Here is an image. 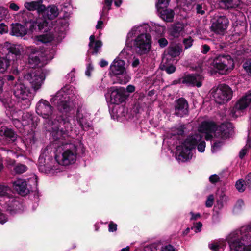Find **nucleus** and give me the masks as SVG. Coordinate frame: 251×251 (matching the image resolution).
<instances>
[{
  "label": "nucleus",
  "mask_w": 251,
  "mask_h": 251,
  "mask_svg": "<svg viewBox=\"0 0 251 251\" xmlns=\"http://www.w3.org/2000/svg\"><path fill=\"white\" fill-rule=\"evenodd\" d=\"M216 3L220 8L228 9L239 7L241 1V0H217Z\"/></svg>",
  "instance_id": "obj_25"
},
{
  "label": "nucleus",
  "mask_w": 251,
  "mask_h": 251,
  "mask_svg": "<svg viewBox=\"0 0 251 251\" xmlns=\"http://www.w3.org/2000/svg\"><path fill=\"white\" fill-rule=\"evenodd\" d=\"M139 64H140L139 59L136 57H134L132 63V66L134 68L137 67L139 65Z\"/></svg>",
  "instance_id": "obj_60"
},
{
  "label": "nucleus",
  "mask_w": 251,
  "mask_h": 251,
  "mask_svg": "<svg viewBox=\"0 0 251 251\" xmlns=\"http://www.w3.org/2000/svg\"><path fill=\"white\" fill-rule=\"evenodd\" d=\"M59 14L58 9L54 5L46 7L40 13V17L36 19H31L26 23V26H29V30L33 32L37 28L39 30L43 29L48 25L47 20H52L56 18Z\"/></svg>",
  "instance_id": "obj_9"
},
{
  "label": "nucleus",
  "mask_w": 251,
  "mask_h": 251,
  "mask_svg": "<svg viewBox=\"0 0 251 251\" xmlns=\"http://www.w3.org/2000/svg\"><path fill=\"white\" fill-rule=\"evenodd\" d=\"M196 11L198 14H201V15H203L205 13V8L204 6L201 4H197L196 5Z\"/></svg>",
  "instance_id": "obj_49"
},
{
  "label": "nucleus",
  "mask_w": 251,
  "mask_h": 251,
  "mask_svg": "<svg viewBox=\"0 0 251 251\" xmlns=\"http://www.w3.org/2000/svg\"><path fill=\"white\" fill-rule=\"evenodd\" d=\"M12 32L15 36L22 37L27 34V30L25 26L16 23L12 25Z\"/></svg>",
  "instance_id": "obj_32"
},
{
  "label": "nucleus",
  "mask_w": 251,
  "mask_h": 251,
  "mask_svg": "<svg viewBox=\"0 0 251 251\" xmlns=\"http://www.w3.org/2000/svg\"><path fill=\"white\" fill-rule=\"evenodd\" d=\"M220 215L218 212H215L212 217V222L214 223H218L220 221Z\"/></svg>",
  "instance_id": "obj_48"
},
{
  "label": "nucleus",
  "mask_w": 251,
  "mask_h": 251,
  "mask_svg": "<svg viewBox=\"0 0 251 251\" xmlns=\"http://www.w3.org/2000/svg\"><path fill=\"white\" fill-rule=\"evenodd\" d=\"M199 132L204 134L206 140L213 137L227 138L234 133L233 125L231 123H223L217 127L212 122H202L199 127Z\"/></svg>",
  "instance_id": "obj_6"
},
{
  "label": "nucleus",
  "mask_w": 251,
  "mask_h": 251,
  "mask_svg": "<svg viewBox=\"0 0 251 251\" xmlns=\"http://www.w3.org/2000/svg\"><path fill=\"white\" fill-rule=\"evenodd\" d=\"M214 201V196L213 195H210L208 196L205 202V206L207 207H211L213 205Z\"/></svg>",
  "instance_id": "obj_43"
},
{
  "label": "nucleus",
  "mask_w": 251,
  "mask_h": 251,
  "mask_svg": "<svg viewBox=\"0 0 251 251\" xmlns=\"http://www.w3.org/2000/svg\"><path fill=\"white\" fill-rule=\"evenodd\" d=\"M24 79L29 82L36 92L41 88L45 79V76L40 70L32 68L25 74Z\"/></svg>",
  "instance_id": "obj_13"
},
{
  "label": "nucleus",
  "mask_w": 251,
  "mask_h": 251,
  "mask_svg": "<svg viewBox=\"0 0 251 251\" xmlns=\"http://www.w3.org/2000/svg\"><path fill=\"white\" fill-rule=\"evenodd\" d=\"M27 53L28 54V62L32 68L38 65L41 60V52L36 48L33 46H29L26 48Z\"/></svg>",
  "instance_id": "obj_19"
},
{
  "label": "nucleus",
  "mask_w": 251,
  "mask_h": 251,
  "mask_svg": "<svg viewBox=\"0 0 251 251\" xmlns=\"http://www.w3.org/2000/svg\"><path fill=\"white\" fill-rule=\"evenodd\" d=\"M211 95L216 103L223 104L231 99L232 90L228 86L221 84L217 88L211 89Z\"/></svg>",
  "instance_id": "obj_12"
},
{
  "label": "nucleus",
  "mask_w": 251,
  "mask_h": 251,
  "mask_svg": "<svg viewBox=\"0 0 251 251\" xmlns=\"http://www.w3.org/2000/svg\"><path fill=\"white\" fill-rule=\"evenodd\" d=\"M11 192L10 189L7 186L0 185V196L8 195ZM8 221L7 216L0 210V223L3 224Z\"/></svg>",
  "instance_id": "obj_29"
},
{
  "label": "nucleus",
  "mask_w": 251,
  "mask_h": 251,
  "mask_svg": "<svg viewBox=\"0 0 251 251\" xmlns=\"http://www.w3.org/2000/svg\"><path fill=\"white\" fill-rule=\"evenodd\" d=\"M229 21L225 16H219L213 19L210 29L217 34L223 35L227 28Z\"/></svg>",
  "instance_id": "obj_16"
},
{
  "label": "nucleus",
  "mask_w": 251,
  "mask_h": 251,
  "mask_svg": "<svg viewBox=\"0 0 251 251\" xmlns=\"http://www.w3.org/2000/svg\"><path fill=\"white\" fill-rule=\"evenodd\" d=\"M210 50V47L206 44L202 45L201 47V52L203 54H206Z\"/></svg>",
  "instance_id": "obj_53"
},
{
  "label": "nucleus",
  "mask_w": 251,
  "mask_h": 251,
  "mask_svg": "<svg viewBox=\"0 0 251 251\" xmlns=\"http://www.w3.org/2000/svg\"><path fill=\"white\" fill-rule=\"evenodd\" d=\"M149 28L145 24L133 27L127 35L126 47L121 55L128 54L126 50H130L132 48L138 54H147L151 48V37L146 33Z\"/></svg>",
  "instance_id": "obj_4"
},
{
  "label": "nucleus",
  "mask_w": 251,
  "mask_h": 251,
  "mask_svg": "<svg viewBox=\"0 0 251 251\" xmlns=\"http://www.w3.org/2000/svg\"><path fill=\"white\" fill-rule=\"evenodd\" d=\"M203 77L201 75L192 74L186 75L179 79V83L185 84L188 86H196L200 87Z\"/></svg>",
  "instance_id": "obj_20"
},
{
  "label": "nucleus",
  "mask_w": 251,
  "mask_h": 251,
  "mask_svg": "<svg viewBox=\"0 0 251 251\" xmlns=\"http://www.w3.org/2000/svg\"><path fill=\"white\" fill-rule=\"evenodd\" d=\"M112 1L113 0H104V5L100 14L101 18H103L108 14V11L111 9Z\"/></svg>",
  "instance_id": "obj_35"
},
{
  "label": "nucleus",
  "mask_w": 251,
  "mask_h": 251,
  "mask_svg": "<svg viewBox=\"0 0 251 251\" xmlns=\"http://www.w3.org/2000/svg\"><path fill=\"white\" fill-rule=\"evenodd\" d=\"M9 7L10 9L15 11H18L19 9L18 6L14 3H11L9 5Z\"/></svg>",
  "instance_id": "obj_61"
},
{
  "label": "nucleus",
  "mask_w": 251,
  "mask_h": 251,
  "mask_svg": "<svg viewBox=\"0 0 251 251\" xmlns=\"http://www.w3.org/2000/svg\"><path fill=\"white\" fill-rule=\"evenodd\" d=\"M250 105H251V93L246 94L236 102L231 110L230 115L233 117H237Z\"/></svg>",
  "instance_id": "obj_15"
},
{
  "label": "nucleus",
  "mask_w": 251,
  "mask_h": 251,
  "mask_svg": "<svg viewBox=\"0 0 251 251\" xmlns=\"http://www.w3.org/2000/svg\"><path fill=\"white\" fill-rule=\"evenodd\" d=\"M211 67L216 69L221 74H226L234 67L233 59L229 55L220 54L210 63Z\"/></svg>",
  "instance_id": "obj_11"
},
{
  "label": "nucleus",
  "mask_w": 251,
  "mask_h": 251,
  "mask_svg": "<svg viewBox=\"0 0 251 251\" xmlns=\"http://www.w3.org/2000/svg\"><path fill=\"white\" fill-rule=\"evenodd\" d=\"M3 85L4 80L2 78L0 77V100L6 109V114L9 115V117H12L13 119L16 120L15 114L17 110L15 107L14 101L12 100L11 98L9 97L4 98V96L2 95Z\"/></svg>",
  "instance_id": "obj_14"
},
{
  "label": "nucleus",
  "mask_w": 251,
  "mask_h": 251,
  "mask_svg": "<svg viewBox=\"0 0 251 251\" xmlns=\"http://www.w3.org/2000/svg\"><path fill=\"white\" fill-rule=\"evenodd\" d=\"M66 129L60 128L58 138L52 137L53 146L56 148L55 160L47 157L42 153L39 158V169L45 173H54L62 171L61 166H67L74 163L76 160L78 150L83 148V145L79 141L71 142L69 137L72 131H65Z\"/></svg>",
  "instance_id": "obj_2"
},
{
  "label": "nucleus",
  "mask_w": 251,
  "mask_h": 251,
  "mask_svg": "<svg viewBox=\"0 0 251 251\" xmlns=\"http://www.w3.org/2000/svg\"><path fill=\"white\" fill-rule=\"evenodd\" d=\"M158 43L161 48H164L168 45V41L165 38H161L159 39Z\"/></svg>",
  "instance_id": "obj_51"
},
{
  "label": "nucleus",
  "mask_w": 251,
  "mask_h": 251,
  "mask_svg": "<svg viewBox=\"0 0 251 251\" xmlns=\"http://www.w3.org/2000/svg\"><path fill=\"white\" fill-rule=\"evenodd\" d=\"M99 64L101 67H104L108 65V62L104 59H101L99 63Z\"/></svg>",
  "instance_id": "obj_62"
},
{
  "label": "nucleus",
  "mask_w": 251,
  "mask_h": 251,
  "mask_svg": "<svg viewBox=\"0 0 251 251\" xmlns=\"http://www.w3.org/2000/svg\"><path fill=\"white\" fill-rule=\"evenodd\" d=\"M103 22L101 20H99L98 22L97 25H96V28L97 29H101L102 28Z\"/></svg>",
  "instance_id": "obj_64"
},
{
  "label": "nucleus",
  "mask_w": 251,
  "mask_h": 251,
  "mask_svg": "<svg viewBox=\"0 0 251 251\" xmlns=\"http://www.w3.org/2000/svg\"><path fill=\"white\" fill-rule=\"evenodd\" d=\"M184 125H179L177 127H175L174 131L175 132L174 134L182 135L184 133Z\"/></svg>",
  "instance_id": "obj_45"
},
{
  "label": "nucleus",
  "mask_w": 251,
  "mask_h": 251,
  "mask_svg": "<svg viewBox=\"0 0 251 251\" xmlns=\"http://www.w3.org/2000/svg\"><path fill=\"white\" fill-rule=\"evenodd\" d=\"M201 136L199 134L189 136L185 141L176 149V159L182 162L186 161L192 157V150L198 144V150L201 152L205 150V142L201 141Z\"/></svg>",
  "instance_id": "obj_7"
},
{
  "label": "nucleus",
  "mask_w": 251,
  "mask_h": 251,
  "mask_svg": "<svg viewBox=\"0 0 251 251\" xmlns=\"http://www.w3.org/2000/svg\"><path fill=\"white\" fill-rule=\"evenodd\" d=\"M54 38V36L51 32H49L45 34L35 36L33 38V42L36 44H39L40 43H46L51 41Z\"/></svg>",
  "instance_id": "obj_30"
},
{
  "label": "nucleus",
  "mask_w": 251,
  "mask_h": 251,
  "mask_svg": "<svg viewBox=\"0 0 251 251\" xmlns=\"http://www.w3.org/2000/svg\"><path fill=\"white\" fill-rule=\"evenodd\" d=\"M13 170L16 174H22L27 170V167L25 165L22 164H17L14 167Z\"/></svg>",
  "instance_id": "obj_38"
},
{
  "label": "nucleus",
  "mask_w": 251,
  "mask_h": 251,
  "mask_svg": "<svg viewBox=\"0 0 251 251\" xmlns=\"http://www.w3.org/2000/svg\"><path fill=\"white\" fill-rule=\"evenodd\" d=\"M247 186L246 182H245L243 180L240 179L236 182V187L237 189L241 192L244 191L246 187Z\"/></svg>",
  "instance_id": "obj_39"
},
{
  "label": "nucleus",
  "mask_w": 251,
  "mask_h": 251,
  "mask_svg": "<svg viewBox=\"0 0 251 251\" xmlns=\"http://www.w3.org/2000/svg\"><path fill=\"white\" fill-rule=\"evenodd\" d=\"M127 92L129 93L133 92L135 90V88L133 85H129L126 88Z\"/></svg>",
  "instance_id": "obj_63"
},
{
  "label": "nucleus",
  "mask_w": 251,
  "mask_h": 251,
  "mask_svg": "<svg viewBox=\"0 0 251 251\" xmlns=\"http://www.w3.org/2000/svg\"><path fill=\"white\" fill-rule=\"evenodd\" d=\"M183 44L185 49L190 48L193 45V40L191 37L184 38L183 40Z\"/></svg>",
  "instance_id": "obj_41"
},
{
  "label": "nucleus",
  "mask_w": 251,
  "mask_h": 251,
  "mask_svg": "<svg viewBox=\"0 0 251 251\" xmlns=\"http://www.w3.org/2000/svg\"><path fill=\"white\" fill-rule=\"evenodd\" d=\"M1 46L6 55L5 57H0V73H3L7 70L11 62L14 63L23 57V48L19 45L8 42H5Z\"/></svg>",
  "instance_id": "obj_8"
},
{
  "label": "nucleus",
  "mask_w": 251,
  "mask_h": 251,
  "mask_svg": "<svg viewBox=\"0 0 251 251\" xmlns=\"http://www.w3.org/2000/svg\"><path fill=\"white\" fill-rule=\"evenodd\" d=\"M190 214L191 215L190 220H196L201 217V214L200 213L195 214L193 212H191Z\"/></svg>",
  "instance_id": "obj_59"
},
{
  "label": "nucleus",
  "mask_w": 251,
  "mask_h": 251,
  "mask_svg": "<svg viewBox=\"0 0 251 251\" xmlns=\"http://www.w3.org/2000/svg\"><path fill=\"white\" fill-rule=\"evenodd\" d=\"M163 66L164 67V70L169 74L175 72L176 69V67L173 65H170L166 66H165V65H163Z\"/></svg>",
  "instance_id": "obj_46"
},
{
  "label": "nucleus",
  "mask_w": 251,
  "mask_h": 251,
  "mask_svg": "<svg viewBox=\"0 0 251 251\" xmlns=\"http://www.w3.org/2000/svg\"><path fill=\"white\" fill-rule=\"evenodd\" d=\"M35 111L44 120L45 127L50 132L51 137H54L56 139L58 138L60 128L66 129V132L73 131L76 125L75 118L83 130L88 131L92 129L90 114L81 108L78 109L75 116L68 115L64 118L57 116L54 107L50 103L41 99L36 104Z\"/></svg>",
  "instance_id": "obj_1"
},
{
  "label": "nucleus",
  "mask_w": 251,
  "mask_h": 251,
  "mask_svg": "<svg viewBox=\"0 0 251 251\" xmlns=\"http://www.w3.org/2000/svg\"><path fill=\"white\" fill-rule=\"evenodd\" d=\"M183 25L179 23L173 25L170 28V34L174 37H177L183 29Z\"/></svg>",
  "instance_id": "obj_33"
},
{
  "label": "nucleus",
  "mask_w": 251,
  "mask_h": 251,
  "mask_svg": "<svg viewBox=\"0 0 251 251\" xmlns=\"http://www.w3.org/2000/svg\"><path fill=\"white\" fill-rule=\"evenodd\" d=\"M228 243L231 251H251V227L245 226L226 236V239H219L208 244L213 251H223Z\"/></svg>",
  "instance_id": "obj_3"
},
{
  "label": "nucleus",
  "mask_w": 251,
  "mask_h": 251,
  "mask_svg": "<svg viewBox=\"0 0 251 251\" xmlns=\"http://www.w3.org/2000/svg\"><path fill=\"white\" fill-rule=\"evenodd\" d=\"M209 181L211 183H215L220 180V177L216 174L212 175L209 178Z\"/></svg>",
  "instance_id": "obj_50"
},
{
  "label": "nucleus",
  "mask_w": 251,
  "mask_h": 251,
  "mask_svg": "<svg viewBox=\"0 0 251 251\" xmlns=\"http://www.w3.org/2000/svg\"><path fill=\"white\" fill-rule=\"evenodd\" d=\"M165 27L163 26H161L158 24H154L153 25H152L151 27V29L158 34H161L165 30Z\"/></svg>",
  "instance_id": "obj_40"
},
{
  "label": "nucleus",
  "mask_w": 251,
  "mask_h": 251,
  "mask_svg": "<svg viewBox=\"0 0 251 251\" xmlns=\"http://www.w3.org/2000/svg\"><path fill=\"white\" fill-rule=\"evenodd\" d=\"M42 0H38L36 1L25 2L24 6L29 11L37 10L38 17H40L41 12L44 9V5L42 4Z\"/></svg>",
  "instance_id": "obj_28"
},
{
  "label": "nucleus",
  "mask_w": 251,
  "mask_h": 251,
  "mask_svg": "<svg viewBox=\"0 0 251 251\" xmlns=\"http://www.w3.org/2000/svg\"><path fill=\"white\" fill-rule=\"evenodd\" d=\"M68 26V22L65 19H58L56 22L54 30L56 32L61 34V36L65 32Z\"/></svg>",
  "instance_id": "obj_31"
},
{
  "label": "nucleus",
  "mask_w": 251,
  "mask_h": 251,
  "mask_svg": "<svg viewBox=\"0 0 251 251\" xmlns=\"http://www.w3.org/2000/svg\"><path fill=\"white\" fill-rule=\"evenodd\" d=\"M182 51V48L178 46H174L170 47L168 49V55L171 57H175L179 55Z\"/></svg>",
  "instance_id": "obj_34"
},
{
  "label": "nucleus",
  "mask_w": 251,
  "mask_h": 251,
  "mask_svg": "<svg viewBox=\"0 0 251 251\" xmlns=\"http://www.w3.org/2000/svg\"><path fill=\"white\" fill-rule=\"evenodd\" d=\"M17 137L16 133L6 126L0 127V141L4 145L14 142Z\"/></svg>",
  "instance_id": "obj_17"
},
{
  "label": "nucleus",
  "mask_w": 251,
  "mask_h": 251,
  "mask_svg": "<svg viewBox=\"0 0 251 251\" xmlns=\"http://www.w3.org/2000/svg\"><path fill=\"white\" fill-rule=\"evenodd\" d=\"M202 226V223L201 222H199L195 223L193 226L191 227V229L194 230L196 233L199 232L201 231Z\"/></svg>",
  "instance_id": "obj_44"
},
{
  "label": "nucleus",
  "mask_w": 251,
  "mask_h": 251,
  "mask_svg": "<svg viewBox=\"0 0 251 251\" xmlns=\"http://www.w3.org/2000/svg\"><path fill=\"white\" fill-rule=\"evenodd\" d=\"M117 225L111 222L109 224L108 230L109 232L115 231L117 230Z\"/></svg>",
  "instance_id": "obj_56"
},
{
  "label": "nucleus",
  "mask_w": 251,
  "mask_h": 251,
  "mask_svg": "<svg viewBox=\"0 0 251 251\" xmlns=\"http://www.w3.org/2000/svg\"><path fill=\"white\" fill-rule=\"evenodd\" d=\"M222 145V143L221 142H215L212 147V151L214 152L218 151L220 149Z\"/></svg>",
  "instance_id": "obj_52"
},
{
  "label": "nucleus",
  "mask_w": 251,
  "mask_h": 251,
  "mask_svg": "<svg viewBox=\"0 0 251 251\" xmlns=\"http://www.w3.org/2000/svg\"><path fill=\"white\" fill-rule=\"evenodd\" d=\"M108 93L110 94V101L112 104L118 105L126 99L124 90L122 88L110 87L108 90Z\"/></svg>",
  "instance_id": "obj_18"
},
{
  "label": "nucleus",
  "mask_w": 251,
  "mask_h": 251,
  "mask_svg": "<svg viewBox=\"0 0 251 251\" xmlns=\"http://www.w3.org/2000/svg\"><path fill=\"white\" fill-rule=\"evenodd\" d=\"M244 205V201L242 200L237 201L235 206V209H240Z\"/></svg>",
  "instance_id": "obj_57"
},
{
  "label": "nucleus",
  "mask_w": 251,
  "mask_h": 251,
  "mask_svg": "<svg viewBox=\"0 0 251 251\" xmlns=\"http://www.w3.org/2000/svg\"><path fill=\"white\" fill-rule=\"evenodd\" d=\"M89 39V47L90 50L94 55L98 54L101 50L102 46V42L99 40H95V36L94 35H91Z\"/></svg>",
  "instance_id": "obj_26"
},
{
  "label": "nucleus",
  "mask_w": 251,
  "mask_h": 251,
  "mask_svg": "<svg viewBox=\"0 0 251 251\" xmlns=\"http://www.w3.org/2000/svg\"><path fill=\"white\" fill-rule=\"evenodd\" d=\"M158 12L160 14V17L161 19L167 22H171L173 21L175 16V12L174 10L170 9H164L166 7L162 8H158L156 6Z\"/></svg>",
  "instance_id": "obj_27"
},
{
  "label": "nucleus",
  "mask_w": 251,
  "mask_h": 251,
  "mask_svg": "<svg viewBox=\"0 0 251 251\" xmlns=\"http://www.w3.org/2000/svg\"><path fill=\"white\" fill-rule=\"evenodd\" d=\"M13 188L20 195H25L29 192L26 181L23 179L18 178L12 182Z\"/></svg>",
  "instance_id": "obj_24"
},
{
  "label": "nucleus",
  "mask_w": 251,
  "mask_h": 251,
  "mask_svg": "<svg viewBox=\"0 0 251 251\" xmlns=\"http://www.w3.org/2000/svg\"><path fill=\"white\" fill-rule=\"evenodd\" d=\"M125 62L121 59L116 58L110 66V73L114 75H120L125 71Z\"/></svg>",
  "instance_id": "obj_23"
},
{
  "label": "nucleus",
  "mask_w": 251,
  "mask_h": 251,
  "mask_svg": "<svg viewBox=\"0 0 251 251\" xmlns=\"http://www.w3.org/2000/svg\"><path fill=\"white\" fill-rule=\"evenodd\" d=\"M78 100L76 91L72 87H65L50 99V102L62 113H71Z\"/></svg>",
  "instance_id": "obj_5"
},
{
  "label": "nucleus",
  "mask_w": 251,
  "mask_h": 251,
  "mask_svg": "<svg viewBox=\"0 0 251 251\" xmlns=\"http://www.w3.org/2000/svg\"><path fill=\"white\" fill-rule=\"evenodd\" d=\"M161 251H175V248L171 245L162 247Z\"/></svg>",
  "instance_id": "obj_55"
},
{
  "label": "nucleus",
  "mask_w": 251,
  "mask_h": 251,
  "mask_svg": "<svg viewBox=\"0 0 251 251\" xmlns=\"http://www.w3.org/2000/svg\"><path fill=\"white\" fill-rule=\"evenodd\" d=\"M243 67L247 73L251 75V59L247 60L243 64Z\"/></svg>",
  "instance_id": "obj_42"
},
{
  "label": "nucleus",
  "mask_w": 251,
  "mask_h": 251,
  "mask_svg": "<svg viewBox=\"0 0 251 251\" xmlns=\"http://www.w3.org/2000/svg\"><path fill=\"white\" fill-rule=\"evenodd\" d=\"M246 183L247 186L251 188V173H249L246 177Z\"/></svg>",
  "instance_id": "obj_58"
},
{
  "label": "nucleus",
  "mask_w": 251,
  "mask_h": 251,
  "mask_svg": "<svg viewBox=\"0 0 251 251\" xmlns=\"http://www.w3.org/2000/svg\"><path fill=\"white\" fill-rule=\"evenodd\" d=\"M170 0H158L157 6L158 8L165 7L168 6Z\"/></svg>",
  "instance_id": "obj_47"
},
{
  "label": "nucleus",
  "mask_w": 251,
  "mask_h": 251,
  "mask_svg": "<svg viewBox=\"0 0 251 251\" xmlns=\"http://www.w3.org/2000/svg\"><path fill=\"white\" fill-rule=\"evenodd\" d=\"M12 90L19 102H24L23 108L25 109L30 106L34 94L31 92L29 88L21 82L18 81L13 85Z\"/></svg>",
  "instance_id": "obj_10"
},
{
  "label": "nucleus",
  "mask_w": 251,
  "mask_h": 251,
  "mask_svg": "<svg viewBox=\"0 0 251 251\" xmlns=\"http://www.w3.org/2000/svg\"><path fill=\"white\" fill-rule=\"evenodd\" d=\"M188 114V104L183 98H180L176 101L175 114L178 117H183Z\"/></svg>",
  "instance_id": "obj_21"
},
{
  "label": "nucleus",
  "mask_w": 251,
  "mask_h": 251,
  "mask_svg": "<svg viewBox=\"0 0 251 251\" xmlns=\"http://www.w3.org/2000/svg\"><path fill=\"white\" fill-rule=\"evenodd\" d=\"M39 122V118L31 113L28 112L24 113L22 115V124L24 126L31 125L32 129H34Z\"/></svg>",
  "instance_id": "obj_22"
},
{
  "label": "nucleus",
  "mask_w": 251,
  "mask_h": 251,
  "mask_svg": "<svg viewBox=\"0 0 251 251\" xmlns=\"http://www.w3.org/2000/svg\"><path fill=\"white\" fill-rule=\"evenodd\" d=\"M162 246L160 243H153L146 246L144 251H161Z\"/></svg>",
  "instance_id": "obj_37"
},
{
  "label": "nucleus",
  "mask_w": 251,
  "mask_h": 251,
  "mask_svg": "<svg viewBox=\"0 0 251 251\" xmlns=\"http://www.w3.org/2000/svg\"><path fill=\"white\" fill-rule=\"evenodd\" d=\"M8 31V27L3 24H0V34H2L7 33Z\"/></svg>",
  "instance_id": "obj_54"
},
{
  "label": "nucleus",
  "mask_w": 251,
  "mask_h": 251,
  "mask_svg": "<svg viewBox=\"0 0 251 251\" xmlns=\"http://www.w3.org/2000/svg\"><path fill=\"white\" fill-rule=\"evenodd\" d=\"M251 147V132L248 134V139L245 147L241 150L239 153V157L242 159L246 154L248 150Z\"/></svg>",
  "instance_id": "obj_36"
}]
</instances>
